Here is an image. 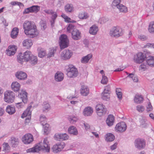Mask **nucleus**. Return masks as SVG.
Returning a JSON list of instances; mask_svg holds the SVG:
<instances>
[{
  "label": "nucleus",
  "instance_id": "obj_1",
  "mask_svg": "<svg viewBox=\"0 0 154 154\" xmlns=\"http://www.w3.org/2000/svg\"><path fill=\"white\" fill-rule=\"evenodd\" d=\"M25 33L31 38L36 36L38 33L35 25H32L31 23L29 21H25L23 24Z\"/></svg>",
  "mask_w": 154,
  "mask_h": 154
},
{
  "label": "nucleus",
  "instance_id": "obj_2",
  "mask_svg": "<svg viewBox=\"0 0 154 154\" xmlns=\"http://www.w3.org/2000/svg\"><path fill=\"white\" fill-rule=\"evenodd\" d=\"M45 150L49 152L50 151V146L47 138L44 139L43 142L39 143L35 147L29 148L26 150L27 152H38L40 150Z\"/></svg>",
  "mask_w": 154,
  "mask_h": 154
},
{
  "label": "nucleus",
  "instance_id": "obj_3",
  "mask_svg": "<svg viewBox=\"0 0 154 154\" xmlns=\"http://www.w3.org/2000/svg\"><path fill=\"white\" fill-rule=\"evenodd\" d=\"M65 69L67 72V75L69 78L75 77L78 74L77 68L72 64L66 66Z\"/></svg>",
  "mask_w": 154,
  "mask_h": 154
},
{
  "label": "nucleus",
  "instance_id": "obj_4",
  "mask_svg": "<svg viewBox=\"0 0 154 154\" xmlns=\"http://www.w3.org/2000/svg\"><path fill=\"white\" fill-rule=\"evenodd\" d=\"M32 53L29 51H27L23 54L20 53L17 57V61L20 63L23 61L28 62L32 55Z\"/></svg>",
  "mask_w": 154,
  "mask_h": 154
},
{
  "label": "nucleus",
  "instance_id": "obj_5",
  "mask_svg": "<svg viewBox=\"0 0 154 154\" xmlns=\"http://www.w3.org/2000/svg\"><path fill=\"white\" fill-rule=\"evenodd\" d=\"M150 54L149 52L147 51L145 54L141 52H139L134 55V61L137 63H141L146 60L147 56H149Z\"/></svg>",
  "mask_w": 154,
  "mask_h": 154
},
{
  "label": "nucleus",
  "instance_id": "obj_6",
  "mask_svg": "<svg viewBox=\"0 0 154 154\" xmlns=\"http://www.w3.org/2000/svg\"><path fill=\"white\" fill-rule=\"evenodd\" d=\"M69 41L67 35L65 34L61 35L59 38V44L61 49L68 47Z\"/></svg>",
  "mask_w": 154,
  "mask_h": 154
},
{
  "label": "nucleus",
  "instance_id": "obj_7",
  "mask_svg": "<svg viewBox=\"0 0 154 154\" xmlns=\"http://www.w3.org/2000/svg\"><path fill=\"white\" fill-rule=\"evenodd\" d=\"M123 34V32L122 28L119 26H113L111 29L109 35L113 37L117 38Z\"/></svg>",
  "mask_w": 154,
  "mask_h": 154
},
{
  "label": "nucleus",
  "instance_id": "obj_8",
  "mask_svg": "<svg viewBox=\"0 0 154 154\" xmlns=\"http://www.w3.org/2000/svg\"><path fill=\"white\" fill-rule=\"evenodd\" d=\"M32 108V105H29L27 109L24 111L21 115V117L22 118L26 117L25 121V123H28L30 121L31 117Z\"/></svg>",
  "mask_w": 154,
  "mask_h": 154
},
{
  "label": "nucleus",
  "instance_id": "obj_9",
  "mask_svg": "<svg viewBox=\"0 0 154 154\" xmlns=\"http://www.w3.org/2000/svg\"><path fill=\"white\" fill-rule=\"evenodd\" d=\"M14 93L11 91H8L4 93V99L5 102L8 103H12L15 98Z\"/></svg>",
  "mask_w": 154,
  "mask_h": 154
},
{
  "label": "nucleus",
  "instance_id": "obj_10",
  "mask_svg": "<svg viewBox=\"0 0 154 154\" xmlns=\"http://www.w3.org/2000/svg\"><path fill=\"white\" fill-rule=\"evenodd\" d=\"M97 115L100 116L105 115L107 109L105 106L102 104H98L96 106Z\"/></svg>",
  "mask_w": 154,
  "mask_h": 154
},
{
  "label": "nucleus",
  "instance_id": "obj_11",
  "mask_svg": "<svg viewBox=\"0 0 154 154\" xmlns=\"http://www.w3.org/2000/svg\"><path fill=\"white\" fill-rule=\"evenodd\" d=\"M73 54L72 52L68 49L64 50L61 53V59L63 60H67L69 59Z\"/></svg>",
  "mask_w": 154,
  "mask_h": 154
},
{
  "label": "nucleus",
  "instance_id": "obj_12",
  "mask_svg": "<svg viewBox=\"0 0 154 154\" xmlns=\"http://www.w3.org/2000/svg\"><path fill=\"white\" fill-rule=\"evenodd\" d=\"M127 129V126L125 122H122L117 123L115 127L117 132L122 133L125 132Z\"/></svg>",
  "mask_w": 154,
  "mask_h": 154
},
{
  "label": "nucleus",
  "instance_id": "obj_13",
  "mask_svg": "<svg viewBox=\"0 0 154 154\" xmlns=\"http://www.w3.org/2000/svg\"><path fill=\"white\" fill-rule=\"evenodd\" d=\"M33 140V137L30 134H26L22 137L23 142L26 144L30 143Z\"/></svg>",
  "mask_w": 154,
  "mask_h": 154
},
{
  "label": "nucleus",
  "instance_id": "obj_14",
  "mask_svg": "<svg viewBox=\"0 0 154 154\" xmlns=\"http://www.w3.org/2000/svg\"><path fill=\"white\" fill-rule=\"evenodd\" d=\"M134 144L136 148L139 149H141L145 147V142L144 140L138 138L135 140Z\"/></svg>",
  "mask_w": 154,
  "mask_h": 154
},
{
  "label": "nucleus",
  "instance_id": "obj_15",
  "mask_svg": "<svg viewBox=\"0 0 154 154\" xmlns=\"http://www.w3.org/2000/svg\"><path fill=\"white\" fill-rule=\"evenodd\" d=\"M55 139L60 141L67 140L69 138V136L66 133L56 134L54 136Z\"/></svg>",
  "mask_w": 154,
  "mask_h": 154
},
{
  "label": "nucleus",
  "instance_id": "obj_16",
  "mask_svg": "<svg viewBox=\"0 0 154 154\" xmlns=\"http://www.w3.org/2000/svg\"><path fill=\"white\" fill-rule=\"evenodd\" d=\"M65 146L64 143H58L54 145L52 148L53 151L54 152L57 153L61 151Z\"/></svg>",
  "mask_w": 154,
  "mask_h": 154
},
{
  "label": "nucleus",
  "instance_id": "obj_17",
  "mask_svg": "<svg viewBox=\"0 0 154 154\" xmlns=\"http://www.w3.org/2000/svg\"><path fill=\"white\" fill-rule=\"evenodd\" d=\"M40 9V7L38 6L33 5L30 7L25 9L23 12V14H29V13L38 12Z\"/></svg>",
  "mask_w": 154,
  "mask_h": 154
},
{
  "label": "nucleus",
  "instance_id": "obj_18",
  "mask_svg": "<svg viewBox=\"0 0 154 154\" xmlns=\"http://www.w3.org/2000/svg\"><path fill=\"white\" fill-rule=\"evenodd\" d=\"M81 32L76 29H75L71 32L72 37L73 39L75 40H78L81 38Z\"/></svg>",
  "mask_w": 154,
  "mask_h": 154
},
{
  "label": "nucleus",
  "instance_id": "obj_19",
  "mask_svg": "<svg viewBox=\"0 0 154 154\" xmlns=\"http://www.w3.org/2000/svg\"><path fill=\"white\" fill-rule=\"evenodd\" d=\"M9 142L12 147H16L19 143V140L17 137H12L9 140Z\"/></svg>",
  "mask_w": 154,
  "mask_h": 154
},
{
  "label": "nucleus",
  "instance_id": "obj_20",
  "mask_svg": "<svg viewBox=\"0 0 154 154\" xmlns=\"http://www.w3.org/2000/svg\"><path fill=\"white\" fill-rule=\"evenodd\" d=\"M18 97L24 103H27L28 101L27 93L26 91H22L18 95Z\"/></svg>",
  "mask_w": 154,
  "mask_h": 154
},
{
  "label": "nucleus",
  "instance_id": "obj_21",
  "mask_svg": "<svg viewBox=\"0 0 154 154\" xmlns=\"http://www.w3.org/2000/svg\"><path fill=\"white\" fill-rule=\"evenodd\" d=\"M115 122V118L112 115H109L108 116L106 120V123L109 127L113 125Z\"/></svg>",
  "mask_w": 154,
  "mask_h": 154
},
{
  "label": "nucleus",
  "instance_id": "obj_22",
  "mask_svg": "<svg viewBox=\"0 0 154 154\" xmlns=\"http://www.w3.org/2000/svg\"><path fill=\"white\" fill-rule=\"evenodd\" d=\"M15 76L20 80H24L27 78V75L25 72L20 71L16 73Z\"/></svg>",
  "mask_w": 154,
  "mask_h": 154
},
{
  "label": "nucleus",
  "instance_id": "obj_23",
  "mask_svg": "<svg viewBox=\"0 0 154 154\" xmlns=\"http://www.w3.org/2000/svg\"><path fill=\"white\" fill-rule=\"evenodd\" d=\"M20 84L17 82H12L11 85V88L12 90L15 92L18 91L20 88Z\"/></svg>",
  "mask_w": 154,
  "mask_h": 154
},
{
  "label": "nucleus",
  "instance_id": "obj_24",
  "mask_svg": "<svg viewBox=\"0 0 154 154\" xmlns=\"http://www.w3.org/2000/svg\"><path fill=\"white\" fill-rule=\"evenodd\" d=\"M146 64H147L150 66L153 67L154 66V57L147 56L146 58Z\"/></svg>",
  "mask_w": 154,
  "mask_h": 154
},
{
  "label": "nucleus",
  "instance_id": "obj_25",
  "mask_svg": "<svg viewBox=\"0 0 154 154\" xmlns=\"http://www.w3.org/2000/svg\"><path fill=\"white\" fill-rule=\"evenodd\" d=\"M81 94L84 96H87L89 93V89L86 86L82 85L80 90Z\"/></svg>",
  "mask_w": 154,
  "mask_h": 154
},
{
  "label": "nucleus",
  "instance_id": "obj_26",
  "mask_svg": "<svg viewBox=\"0 0 154 154\" xmlns=\"http://www.w3.org/2000/svg\"><path fill=\"white\" fill-rule=\"evenodd\" d=\"M98 30V27L96 25H94L90 27L89 33L92 35H95L97 34Z\"/></svg>",
  "mask_w": 154,
  "mask_h": 154
},
{
  "label": "nucleus",
  "instance_id": "obj_27",
  "mask_svg": "<svg viewBox=\"0 0 154 154\" xmlns=\"http://www.w3.org/2000/svg\"><path fill=\"white\" fill-rule=\"evenodd\" d=\"M55 80L57 82H61L63 79V73L57 72L54 76Z\"/></svg>",
  "mask_w": 154,
  "mask_h": 154
},
{
  "label": "nucleus",
  "instance_id": "obj_28",
  "mask_svg": "<svg viewBox=\"0 0 154 154\" xmlns=\"http://www.w3.org/2000/svg\"><path fill=\"white\" fill-rule=\"evenodd\" d=\"M6 111L9 115L13 114L15 112V107L12 105H8L6 107Z\"/></svg>",
  "mask_w": 154,
  "mask_h": 154
},
{
  "label": "nucleus",
  "instance_id": "obj_29",
  "mask_svg": "<svg viewBox=\"0 0 154 154\" xmlns=\"http://www.w3.org/2000/svg\"><path fill=\"white\" fill-rule=\"evenodd\" d=\"M23 44L25 48L28 49L31 47L32 45V43L31 39H26L23 41Z\"/></svg>",
  "mask_w": 154,
  "mask_h": 154
},
{
  "label": "nucleus",
  "instance_id": "obj_30",
  "mask_svg": "<svg viewBox=\"0 0 154 154\" xmlns=\"http://www.w3.org/2000/svg\"><path fill=\"white\" fill-rule=\"evenodd\" d=\"M93 112V109L90 107H87L84 110L83 113L85 116H91Z\"/></svg>",
  "mask_w": 154,
  "mask_h": 154
},
{
  "label": "nucleus",
  "instance_id": "obj_31",
  "mask_svg": "<svg viewBox=\"0 0 154 154\" xmlns=\"http://www.w3.org/2000/svg\"><path fill=\"white\" fill-rule=\"evenodd\" d=\"M68 132L70 134L74 135H76L78 134L77 128L73 126H71L68 128Z\"/></svg>",
  "mask_w": 154,
  "mask_h": 154
},
{
  "label": "nucleus",
  "instance_id": "obj_32",
  "mask_svg": "<svg viewBox=\"0 0 154 154\" xmlns=\"http://www.w3.org/2000/svg\"><path fill=\"white\" fill-rule=\"evenodd\" d=\"M105 139L107 142H112L113 141L115 138V136L111 133L107 134L105 136Z\"/></svg>",
  "mask_w": 154,
  "mask_h": 154
},
{
  "label": "nucleus",
  "instance_id": "obj_33",
  "mask_svg": "<svg viewBox=\"0 0 154 154\" xmlns=\"http://www.w3.org/2000/svg\"><path fill=\"white\" fill-rule=\"evenodd\" d=\"M37 50L38 52V56L39 57L42 58L45 56L46 53L45 49L41 47H39Z\"/></svg>",
  "mask_w": 154,
  "mask_h": 154
},
{
  "label": "nucleus",
  "instance_id": "obj_34",
  "mask_svg": "<svg viewBox=\"0 0 154 154\" xmlns=\"http://www.w3.org/2000/svg\"><path fill=\"white\" fill-rule=\"evenodd\" d=\"M3 151L5 152V153H8L10 152L11 149V147L8 143L6 142H4L2 145Z\"/></svg>",
  "mask_w": 154,
  "mask_h": 154
},
{
  "label": "nucleus",
  "instance_id": "obj_35",
  "mask_svg": "<svg viewBox=\"0 0 154 154\" xmlns=\"http://www.w3.org/2000/svg\"><path fill=\"white\" fill-rule=\"evenodd\" d=\"M19 29L18 28H14L11 34V38H15L17 36L19 33Z\"/></svg>",
  "mask_w": 154,
  "mask_h": 154
},
{
  "label": "nucleus",
  "instance_id": "obj_36",
  "mask_svg": "<svg viewBox=\"0 0 154 154\" xmlns=\"http://www.w3.org/2000/svg\"><path fill=\"white\" fill-rule=\"evenodd\" d=\"M64 9L66 12L70 13L73 11L74 8L72 4H68L65 6Z\"/></svg>",
  "mask_w": 154,
  "mask_h": 154
},
{
  "label": "nucleus",
  "instance_id": "obj_37",
  "mask_svg": "<svg viewBox=\"0 0 154 154\" xmlns=\"http://www.w3.org/2000/svg\"><path fill=\"white\" fill-rule=\"evenodd\" d=\"M143 98L142 96L140 95H136L134 97V102L137 103H141L143 101Z\"/></svg>",
  "mask_w": 154,
  "mask_h": 154
},
{
  "label": "nucleus",
  "instance_id": "obj_38",
  "mask_svg": "<svg viewBox=\"0 0 154 154\" xmlns=\"http://www.w3.org/2000/svg\"><path fill=\"white\" fill-rule=\"evenodd\" d=\"M28 61H29L30 63L32 65H35L38 62L37 57L36 56H34L32 55Z\"/></svg>",
  "mask_w": 154,
  "mask_h": 154
},
{
  "label": "nucleus",
  "instance_id": "obj_39",
  "mask_svg": "<svg viewBox=\"0 0 154 154\" xmlns=\"http://www.w3.org/2000/svg\"><path fill=\"white\" fill-rule=\"evenodd\" d=\"M92 55L91 54H89L82 57L81 60V62L84 63H87L89 60L92 58Z\"/></svg>",
  "mask_w": 154,
  "mask_h": 154
},
{
  "label": "nucleus",
  "instance_id": "obj_40",
  "mask_svg": "<svg viewBox=\"0 0 154 154\" xmlns=\"http://www.w3.org/2000/svg\"><path fill=\"white\" fill-rule=\"evenodd\" d=\"M78 119L76 116H70L68 117V119L70 122L72 124H74L78 120Z\"/></svg>",
  "mask_w": 154,
  "mask_h": 154
},
{
  "label": "nucleus",
  "instance_id": "obj_41",
  "mask_svg": "<svg viewBox=\"0 0 154 154\" xmlns=\"http://www.w3.org/2000/svg\"><path fill=\"white\" fill-rule=\"evenodd\" d=\"M110 94L109 92L103 91L101 94L102 98L104 100H107L110 98Z\"/></svg>",
  "mask_w": 154,
  "mask_h": 154
},
{
  "label": "nucleus",
  "instance_id": "obj_42",
  "mask_svg": "<svg viewBox=\"0 0 154 154\" xmlns=\"http://www.w3.org/2000/svg\"><path fill=\"white\" fill-rule=\"evenodd\" d=\"M117 8L119 9V11L121 12L124 13L127 12L128 9L127 8L122 4L120 5L119 6H118V7Z\"/></svg>",
  "mask_w": 154,
  "mask_h": 154
},
{
  "label": "nucleus",
  "instance_id": "obj_43",
  "mask_svg": "<svg viewBox=\"0 0 154 154\" xmlns=\"http://www.w3.org/2000/svg\"><path fill=\"white\" fill-rule=\"evenodd\" d=\"M78 17L80 19H86L89 17V16L87 13L82 12L79 14Z\"/></svg>",
  "mask_w": 154,
  "mask_h": 154
},
{
  "label": "nucleus",
  "instance_id": "obj_44",
  "mask_svg": "<svg viewBox=\"0 0 154 154\" xmlns=\"http://www.w3.org/2000/svg\"><path fill=\"white\" fill-rule=\"evenodd\" d=\"M50 108V106L48 103L46 102L43 103V110L44 112H47Z\"/></svg>",
  "mask_w": 154,
  "mask_h": 154
},
{
  "label": "nucleus",
  "instance_id": "obj_45",
  "mask_svg": "<svg viewBox=\"0 0 154 154\" xmlns=\"http://www.w3.org/2000/svg\"><path fill=\"white\" fill-rule=\"evenodd\" d=\"M149 32L152 33H154V22L150 23L149 26Z\"/></svg>",
  "mask_w": 154,
  "mask_h": 154
},
{
  "label": "nucleus",
  "instance_id": "obj_46",
  "mask_svg": "<svg viewBox=\"0 0 154 154\" xmlns=\"http://www.w3.org/2000/svg\"><path fill=\"white\" fill-rule=\"evenodd\" d=\"M116 91L118 98L119 100L121 99L122 98V94L121 89L120 88H116Z\"/></svg>",
  "mask_w": 154,
  "mask_h": 154
},
{
  "label": "nucleus",
  "instance_id": "obj_47",
  "mask_svg": "<svg viewBox=\"0 0 154 154\" xmlns=\"http://www.w3.org/2000/svg\"><path fill=\"white\" fill-rule=\"evenodd\" d=\"M46 118L45 116L44 115H41L40 117V123L42 125H44V124L46 123Z\"/></svg>",
  "mask_w": 154,
  "mask_h": 154
},
{
  "label": "nucleus",
  "instance_id": "obj_48",
  "mask_svg": "<svg viewBox=\"0 0 154 154\" xmlns=\"http://www.w3.org/2000/svg\"><path fill=\"white\" fill-rule=\"evenodd\" d=\"M43 125V129L44 131V134L47 135L48 134V130L49 125L46 123V124H44V125Z\"/></svg>",
  "mask_w": 154,
  "mask_h": 154
},
{
  "label": "nucleus",
  "instance_id": "obj_49",
  "mask_svg": "<svg viewBox=\"0 0 154 154\" xmlns=\"http://www.w3.org/2000/svg\"><path fill=\"white\" fill-rule=\"evenodd\" d=\"M56 52V50L54 48L51 49L49 52L48 54V57L50 58L51 57H53L54 54Z\"/></svg>",
  "mask_w": 154,
  "mask_h": 154
},
{
  "label": "nucleus",
  "instance_id": "obj_50",
  "mask_svg": "<svg viewBox=\"0 0 154 154\" xmlns=\"http://www.w3.org/2000/svg\"><path fill=\"white\" fill-rule=\"evenodd\" d=\"M127 77L131 78L133 81L134 82H137L138 81V79L137 77L135 76L134 75L133 73L129 74L127 76Z\"/></svg>",
  "mask_w": 154,
  "mask_h": 154
},
{
  "label": "nucleus",
  "instance_id": "obj_51",
  "mask_svg": "<svg viewBox=\"0 0 154 154\" xmlns=\"http://www.w3.org/2000/svg\"><path fill=\"white\" fill-rule=\"evenodd\" d=\"M75 29L74 28V26L72 24H69L67 28V31L69 32H71L72 30Z\"/></svg>",
  "mask_w": 154,
  "mask_h": 154
},
{
  "label": "nucleus",
  "instance_id": "obj_52",
  "mask_svg": "<svg viewBox=\"0 0 154 154\" xmlns=\"http://www.w3.org/2000/svg\"><path fill=\"white\" fill-rule=\"evenodd\" d=\"M121 0H114L112 4V5L114 6H116L117 8L118 7V6H119L121 2Z\"/></svg>",
  "mask_w": 154,
  "mask_h": 154
},
{
  "label": "nucleus",
  "instance_id": "obj_53",
  "mask_svg": "<svg viewBox=\"0 0 154 154\" xmlns=\"http://www.w3.org/2000/svg\"><path fill=\"white\" fill-rule=\"evenodd\" d=\"M108 79L107 77L105 75H103L102 79L101 81V83L103 84H106L107 83Z\"/></svg>",
  "mask_w": 154,
  "mask_h": 154
},
{
  "label": "nucleus",
  "instance_id": "obj_54",
  "mask_svg": "<svg viewBox=\"0 0 154 154\" xmlns=\"http://www.w3.org/2000/svg\"><path fill=\"white\" fill-rule=\"evenodd\" d=\"M136 109L139 112H141L144 110V108L143 106L139 105L136 106Z\"/></svg>",
  "mask_w": 154,
  "mask_h": 154
},
{
  "label": "nucleus",
  "instance_id": "obj_55",
  "mask_svg": "<svg viewBox=\"0 0 154 154\" xmlns=\"http://www.w3.org/2000/svg\"><path fill=\"white\" fill-rule=\"evenodd\" d=\"M26 104L22 102L16 103L15 104L16 107L19 109L22 107Z\"/></svg>",
  "mask_w": 154,
  "mask_h": 154
},
{
  "label": "nucleus",
  "instance_id": "obj_56",
  "mask_svg": "<svg viewBox=\"0 0 154 154\" xmlns=\"http://www.w3.org/2000/svg\"><path fill=\"white\" fill-rule=\"evenodd\" d=\"M7 51V54L9 56H11L12 55H13L15 54V52H14L13 51H11L10 50H9V49L6 50Z\"/></svg>",
  "mask_w": 154,
  "mask_h": 154
},
{
  "label": "nucleus",
  "instance_id": "obj_57",
  "mask_svg": "<svg viewBox=\"0 0 154 154\" xmlns=\"http://www.w3.org/2000/svg\"><path fill=\"white\" fill-rule=\"evenodd\" d=\"M41 26L42 27H43V30H45L47 27L45 21L42 20L40 22Z\"/></svg>",
  "mask_w": 154,
  "mask_h": 154
},
{
  "label": "nucleus",
  "instance_id": "obj_58",
  "mask_svg": "<svg viewBox=\"0 0 154 154\" xmlns=\"http://www.w3.org/2000/svg\"><path fill=\"white\" fill-rule=\"evenodd\" d=\"M138 38L141 40L143 41H145L147 40L148 38L146 36L143 35H139Z\"/></svg>",
  "mask_w": 154,
  "mask_h": 154
},
{
  "label": "nucleus",
  "instance_id": "obj_59",
  "mask_svg": "<svg viewBox=\"0 0 154 154\" xmlns=\"http://www.w3.org/2000/svg\"><path fill=\"white\" fill-rule=\"evenodd\" d=\"M8 49L9 50L11 49V50L13 51L15 53L17 50V47L14 45H13L12 46H9L8 47Z\"/></svg>",
  "mask_w": 154,
  "mask_h": 154
},
{
  "label": "nucleus",
  "instance_id": "obj_60",
  "mask_svg": "<svg viewBox=\"0 0 154 154\" xmlns=\"http://www.w3.org/2000/svg\"><path fill=\"white\" fill-rule=\"evenodd\" d=\"M152 106L150 103L149 102L148 103V106H147L146 110L147 112H149L152 110Z\"/></svg>",
  "mask_w": 154,
  "mask_h": 154
},
{
  "label": "nucleus",
  "instance_id": "obj_61",
  "mask_svg": "<svg viewBox=\"0 0 154 154\" xmlns=\"http://www.w3.org/2000/svg\"><path fill=\"white\" fill-rule=\"evenodd\" d=\"M110 87L109 85H108L106 86L105 87V89H104V91H103L109 92L110 93Z\"/></svg>",
  "mask_w": 154,
  "mask_h": 154
},
{
  "label": "nucleus",
  "instance_id": "obj_62",
  "mask_svg": "<svg viewBox=\"0 0 154 154\" xmlns=\"http://www.w3.org/2000/svg\"><path fill=\"white\" fill-rule=\"evenodd\" d=\"M44 12L48 14H52L54 11L52 10L48 9L44 10Z\"/></svg>",
  "mask_w": 154,
  "mask_h": 154
},
{
  "label": "nucleus",
  "instance_id": "obj_63",
  "mask_svg": "<svg viewBox=\"0 0 154 154\" xmlns=\"http://www.w3.org/2000/svg\"><path fill=\"white\" fill-rule=\"evenodd\" d=\"M52 14V16L51 17L52 20H55L57 16L56 12H54V13Z\"/></svg>",
  "mask_w": 154,
  "mask_h": 154
},
{
  "label": "nucleus",
  "instance_id": "obj_64",
  "mask_svg": "<svg viewBox=\"0 0 154 154\" xmlns=\"http://www.w3.org/2000/svg\"><path fill=\"white\" fill-rule=\"evenodd\" d=\"M117 143H115L113 145L110 146V148L111 150H114L116 149L117 147Z\"/></svg>",
  "mask_w": 154,
  "mask_h": 154
}]
</instances>
